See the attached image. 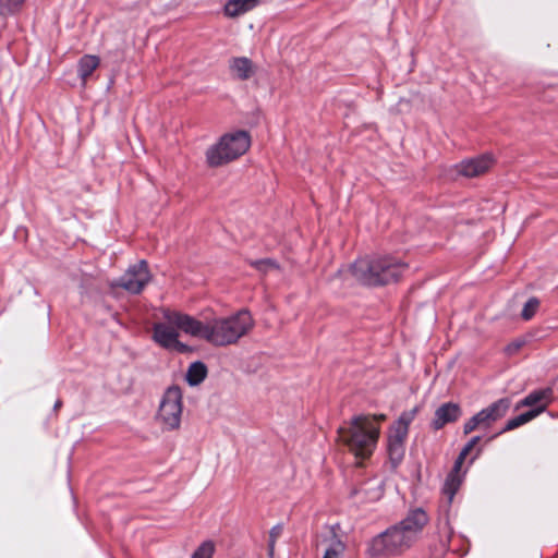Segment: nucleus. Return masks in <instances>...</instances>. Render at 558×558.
Returning <instances> with one entry per match:
<instances>
[{"instance_id": "f257e3e1", "label": "nucleus", "mask_w": 558, "mask_h": 558, "mask_svg": "<svg viewBox=\"0 0 558 558\" xmlns=\"http://www.w3.org/2000/svg\"><path fill=\"white\" fill-rule=\"evenodd\" d=\"M429 518L422 508L410 510L398 523L379 533L368 544L371 557H396L410 549L421 537Z\"/></svg>"}, {"instance_id": "f03ea898", "label": "nucleus", "mask_w": 558, "mask_h": 558, "mask_svg": "<svg viewBox=\"0 0 558 558\" xmlns=\"http://www.w3.org/2000/svg\"><path fill=\"white\" fill-rule=\"evenodd\" d=\"M408 264L393 256H366L351 265L349 271L362 284L369 287L397 282Z\"/></svg>"}, {"instance_id": "7ed1b4c3", "label": "nucleus", "mask_w": 558, "mask_h": 558, "mask_svg": "<svg viewBox=\"0 0 558 558\" xmlns=\"http://www.w3.org/2000/svg\"><path fill=\"white\" fill-rule=\"evenodd\" d=\"M338 434L339 439L356 458L366 459L375 449L379 427L372 417L359 415L351 420L348 427H340Z\"/></svg>"}, {"instance_id": "20e7f679", "label": "nucleus", "mask_w": 558, "mask_h": 558, "mask_svg": "<svg viewBox=\"0 0 558 558\" xmlns=\"http://www.w3.org/2000/svg\"><path fill=\"white\" fill-rule=\"evenodd\" d=\"M254 326V320L246 310L228 317L214 318L207 328V342L216 347L236 343Z\"/></svg>"}, {"instance_id": "39448f33", "label": "nucleus", "mask_w": 558, "mask_h": 558, "mask_svg": "<svg viewBox=\"0 0 558 558\" xmlns=\"http://www.w3.org/2000/svg\"><path fill=\"white\" fill-rule=\"evenodd\" d=\"M251 144L244 131L223 135L220 141L206 151V160L210 167H220L246 153Z\"/></svg>"}, {"instance_id": "423d86ee", "label": "nucleus", "mask_w": 558, "mask_h": 558, "mask_svg": "<svg viewBox=\"0 0 558 558\" xmlns=\"http://www.w3.org/2000/svg\"><path fill=\"white\" fill-rule=\"evenodd\" d=\"M182 415V391L179 386H170L163 393L159 404L157 420L165 429L173 430L180 427Z\"/></svg>"}, {"instance_id": "0eeeda50", "label": "nucleus", "mask_w": 558, "mask_h": 558, "mask_svg": "<svg viewBox=\"0 0 558 558\" xmlns=\"http://www.w3.org/2000/svg\"><path fill=\"white\" fill-rule=\"evenodd\" d=\"M510 408V399L501 398L477 412L463 425V434L469 435L476 428H487L504 417Z\"/></svg>"}, {"instance_id": "6e6552de", "label": "nucleus", "mask_w": 558, "mask_h": 558, "mask_svg": "<svg viewBox=\"0 0 558 558\" xmlns=\"http://www.w3.org/2000/svg\"><path fill=\"white\" fill-rule=\"evenodd\" d=\"M163 318L168 324L177 327L183 332L207 341L208 324H204L187 314H183L181 312H172L169 310L163 312Z\"/></svg>"}, {"instance_id": "1a4fd4ad", "label": "nucleus", "mask_w": 558, "mask_h": 558, "mask_svg": "<svg viewBox=\"0 0 558 558\" xmlns=\"http://www.w3.org/2000/svg\"><path fill=\"white\" fill-rule=\"evenodd\" d=\"M150 280L147 263L141 260L136 265L131 266L123 276L116 282L117 287L123 288L130 293L137 294Z\"/></svg>"}, {"instance_id": "9d476101", "label": "nucleus", "mask_w": 558, "mask_h": 558, "mask_svg": "<svg viewBox=\"0 0 558 558\" xmlns=\"http://www.w3.org/2000/svg\"><path fill=\"white\" fill-rule=\"evenodd\" d=\"M170 324L158 323L154 325V340L163 348H175L180 352H184L186 347L181 343L178 338L179 333Z\"/></svg>"}, {"instance_id": "9b49d317", "label": "nucleus", "mask_w": 558, "mask_h": 558, "mask_svg": "<svg viewBox=\"0 0 558 558\" xmlns=\"http://www.w3.org/2000/svg\"><path fill=\"white\" fill-rule=\"evenodd\" d=\"M494 158L492 155L484 154L476 158L463 160L457 166L458 173L466 178L478 177L492 167Z\"/></svg>"}, {"instance_id": "f8f14e48", "label": "nucleus", "mask_w": 558, "mask_h": 558, "mask_svg": "<svg viewBox=\"0 0 558 558\" xmlns=\"http://www.w3.org/2000/svg\"><path fill=\"white\" fill-rule=\"evenodd\" d=\"M462 415V410L458 403L446 402L435 411L430 426L435 430L441 429L445 425L457 422Z\"/></svg>"}, {"instance_id": "ddd939ff", "label": "nucleus", "mask_w": 558, "mask_h": 558, "mask_svg": "<svg viewBox=\"0 0 558 558\" xmlns=\"http://www.w3.org/2000/svg\"><path fill=\"white\" fill-rule=\"evenodd\" d=\"M407 439V435L395 433L390 430L388 436V457L392 468H397L401 461L403 460L405 448L404 441Z\"/></svg>"}, {"instance_id": "4468645a", "label": "nucleus", "mask_w": 558, "mask_h": 558, "mask_svg": "<svg viewBox=\"0 0 558 558\" xmlns=\"http://www.w3.org/2000/svg\"><path fill=\"white\" fill-rule=\"evenodd\" d=\"M231 75L240 81H246L254 74L252 61L246 57H234L229 61Z\"/></svg>"}, {"instance_id": "2eb2a0df", "label": "nucleus", "mask_w": 558, "mask_h": 558, "mask_svg": "<svg viewBox=\"0 0 558 558\" xmlns=\"http://www.w3.org/2000/svg\"><path fill=\"white\" fill-rule=\"evenodd\" d=\"M359 495H361V501H376L380 499L383 496L380 482L377 480H368L351 492V496Z\"/></svg>"}, {"instance_id": "dca6fc26", "label": "nucleus", "mask_w": 558, "mask_h": 558, "mask_svg": "<svg viewBox=\"0 0 558 558\" xmlns=\"http://www.w3.org/2000/svg\"><path fill=\"white\" fill-rule=\"evenodd\" d=\"M258 3V0H229L225 7L228 16L235 17L252 9Z\"/></svg>"}, {"instance_id": "f3484780", "label": "nucleus", "mask_w": 558, "mask_h": 558, "mask_svg": "<svg viewBox=\"0 0 558 558\" xmlns=\"http://www.w3.org/2000/svg\"><path fill=\"white\" fill-rule=\"evenodd\" d=\"M553 389L549 387L532 391L520 402V405L533 407L543 402L542 404L546 407L553 398Z\"/></svg>"}, {"instance_id": "a211bd4d", "label": "nucleus", "mask_w": 558, "mask_h": 558, "mask_svg": "<svg viewBox=\"0 0 558 558\" xmlns=\"http://www.w3.org/2000/svg\"><path fill=\"white\" fill-rule=\"evenodd\" d=\"M99 58L93 54L83 56L77 64V73L81 80L85 83L87 77L98 68Z\"/></svg>"}, {"instance_id": "6ab92c4d", "label": "nucleus", "mask_w": 558, "mask_h": 558, "mask_svg": "<svg viewBox=\"0 0 558 558\" xmlns=\"http://www.w3.org/2000/svg\"><path fill=\"white\" fill-rule=\"evenodd\" d=\"M207 376V367L203 362L192 363L186 372L185 378L190 386L199 385Z\"/></svg>"}, {"instance_id": "aec40b11", "label": "nucleus", "mask_w": 558, "mask_h": 558, "mask_svg": "<svg viewBox=\"0 0 558 558\" xmlns=\"http://www.w3.org/2000/svg\"><path fill=\"white\" fill-rule=\"evenodd\" d=\"M326 541L328 545L323 558H342L345 545L340 537L333 531H330V537Z\"/></svg>"}, {"instance_id": "412c9836", "label": "nucleus", "mask_w": 558, "mask_h": 558, "mask_svg": "<svg viewBox=\"0 0 558 558\" xmlns=\"http://www.w3.org/2000/svg\"><path fill=\"white\" fill-rule=\"evenodd\" d=\"M463 481L462 474L449 473L445 480L442 493L451 504Z\"/></svg>"}, {"instance_id": "4be33fe9", "label": "nucleus", "mask_w": 558, "mask_h": 558, "mask_svg": "<svg viewBox=\"0 0 558 558\" xmlns=\"http://www.w3.org/2000/svg\"><path fill=\"white\" fill-rule=\"evenodd\" d=\"M416 413H417V408H414V409H412L410 411L403 412L400 415L399 420L392 425L390 430H392L395 433H399L400 432V434H403V435L408 436L409 425L414 420Z\"/></svg>"}, {"instance_id": "5701e85b", "label": "nucleus", "mask_w": 558, "mask_h": 558, "mask_svg": "<svg viewBox=\"0 0 558 558\" xmlns=\"http://www.w3.org/2000/svg\"><path fill=\"white\" fill-rule=\"evenodd\" d=\"M538 306L539 301L536 298L529 299L522 308L521 317L524 320H530L535 315Z\"/></svg>"}, {"instance_id": "b1692460", "label": "nucleus", "mask_w": 558, "mask_h": 558, "mask_svg": "<svg viewBox=\"0 0 558 558\" xmlns=\"http://www.w3.org/2000/svg\"><path fill=\"white\" fill-rule=\"evenodd\" d=\"M215 551L214 543L204 542L192 555L191 558H213Z\"/></svg>"}, {"instance_id": "393cba45", "label": "nucleus", "mask_w": 558, "mask_h": 558, "mask_svg": "<svg viewBox=\"0 0 558 558\" xmlns=\"http://www.w3.org/2000/svg\"><path fill=\"white\" fill-rule=\"evenodd\" d=\"M24 0H0V15L13 13Z\"/></svg>"}, {"instance_id": "a878e982", "label": "nucleus", "mask_w": 558, "mask_h": 558, "mask_svg": "<svg viewBox=\"0 0 558 558\" xmlns=\"http://www.w3.org/2000/svg\"><path fill=\"white\" fill-rule=\"evenodd\" d=\"M282 531H283V525L277 524L269 532L268 555L270 557H272V555H274L276 541L280 537Z\"/></svg>"}, {"instance_id": "bb28decb", "label": "nucleus", "mask_w": 558, "mask_h": 558, "mask_svg": "<svg viewBox=\"0 0 558 558\" xmlns=\"http://www.w3.org/2000/svg\"><path fill=\"white\" fill-rule=\"evenodd\" d=\"M251 265L262 272H267L269 270L277 269L276 262L270 258L252 260Z\"/></svg>"}, {"instance_id": "cd10ccee", "label": "nucleus", "mask_w": 558, "mask_h": 558, "mask_svg": "<svg viewBox=\"0 0 558 558\" xmlns=\"http://www.w3.org/2000/svg\"><path fill=\"white\" fill-rule=\"evenodd\" d=\"M544 411H545V404H541V405L536 407L535 409H532L527 412L520 414L522 417L523 424L532 421L533 418H535L537 415H539Z\"/></svg>"}, {"instance_id": "c85d7f7f", "label": "nucleus", "mask_w": 558, "mask_h": 558, "mask_svg": "<svg viewBox=\"0 0 558 558\" xmlns=\"http://www.w3.org/2000/svg\"><path fill=\"white\" fill-rule=\"evenodd\" d=\"M544 411H545V404H541V405L536 407L535 409H532L527 412L520 414L522 417L523 424L532 421L533 418H535L537 415H539Z\"/></svg>"}, {"instance_id": "c756f323", "label": "nucleus", "mask_w": 558, "mask_h": 558, "mask_svg": "<svg viewBox=\"0 0 558 558\" xmlns=\"http://www.w3.org/2000/svg\"><path fill=\"white\" fill-rule=\"evenodd\" d=\"M525 341L522 340V339H517L514 341H512L511 343H509L506 348H505V352L508 354V355H512V354H515L523 345H524Z\"/></svg>"}, {"instance_id": "7c9ffc66", "label": "nucleus", "mask_w": 558, "mask_h": 558, "mask_svg": "<svg viewBox=\"0 0 558 558\" xmlns=\"http://www.w3.org/2000/svg\"><path fill=\"white\" fill-rule=\"evenodd\" d=\"M521 425H523L522 417L521 415H518L509 420L500 433L512 430L514 428L520 427Z\"/></svg>"}, {"instance_id": "2f4dec72", "label": "nucleus", "mask_w": 558, "mask_h": 558, "mask_svg": "<svg viewBox=\"0 0 558 558\" xmlns=\"http://www.w3.org/2000/svg\"><path fill=\"white\" fill-rule=\"evenodd\" d=\"M481 440V437L480 436H474L472 437L466 444L465 446L461 449V453L464 454L465 457H468V454L473 450V448L478 444V441Z\"/></svg>"}, {"instance_id": "473e14b6", "label": "nucleus", "mask_w": 558, "mask_h": 558, "mask_svg": "<svg viewBox=\"0 0 558 558\" xmlns=\"http://www.w3.org/2000/svg\"><path fill=\"white\" fill-rule=\"evenodd\" d=\"M465 458L466 457L460 452L454 461L453 468L450 471V473L461 474V468H462V464H463Z\"/></svg>"}, {"instance_id": "72a5a7b5", "label": "nucleus", "mask_w": 558, "mask_h": 558, "mask_svg": "<svg viewBox=\"0 0 558 558\" xmlns=\"http://www.w3.org/2000/svg\"><path fill=\"white\" fill-rule=\"evenodd\" d=\"M61 404H62L61 400H57L54 405H53V409L54 410L59 409L61 407Z\"/></svg>"}, {"instance_id": "f704fd0d", "label": "nucleus", "mask_w": 558, "mask_h": 558, "mask_svg": "<svg viewBox=\"0 0 558 558\" xmlns=\"http://www.w3.org/2000/svg\"><path fill=\"white\" fill-rule=\"evenodd\" d=\"M378 418H379V420H385V418H386V416L381 414V415H379V416H378Z\"/></svg>"}]
</instances>
